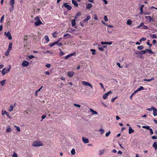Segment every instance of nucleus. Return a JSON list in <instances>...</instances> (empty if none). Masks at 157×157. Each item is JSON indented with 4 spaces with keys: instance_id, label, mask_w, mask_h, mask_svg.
<instances>
[{
    "instance_id": "obj_37",
    "label": "nucleus",
    "mask_w": 157,
    "mask_h": 157,
    "mask_svg": "<svg viewBox=\"0 0 157 157\" xmlns=\"http://www.w3.org/2000/svg\"><path fill=\"white\" fill-rule=\"evenodd\" d=\"M132 21L130 20H128L127 21V24L129 25H130L132 24Z\"/></svg>"
},
{
    "instance_id": "obj_20",
    "label": "nucleus",
    "mask_w": 157,
    "mask_h": 157,
    "mask_svg": "<svg viewBox=\"0 0 157 157\" xmlns=\"http://www.w3.org/2000/svg\"><path fill=\"white\" fill-rule=\"evenodd\" d=\"M72 2L75 6H78V3L76 1L74 0H72Z\"/></svg>"
},
{
    "instance_id": "obj_25",
    "label": "nucleus",
    "mask_w": 157,
    "mask_h": 157,
    "mask_svg": "<svg viewBox=\"0 0 157 157\" xmlns=\"http://www.w3.org/2000/svg\"><path fill=\"white\" fill-rule=\"evenodd\" d=\"M144 6V5H141V7L140 8V14H142L143 13V8Z\"/></svg>"
},
{
    "instance_id": "obj_40",
    "label": "nucleus",
    "mask_w": 157,
    "mask_h": 157,
    "mask_svg": "<svg viewBox=\"0 0 157 157\" xmlns=\"http://www.w3.org/2000/svg\"><path fill=\"white\" fill-rule=\"evenodd\" d=\"M44 38L45 39V40H46L47 42H48L49 41V39L48 37V36H45Z\"/></svg>"
},
{
    "instance_id": "obj_24",
    "label": "nucleus",
    "mask_w": 157,
    "mask_h": 157,
    "mask_svg": "<svg viewBox=\"0 0 157 157\" xmlns=\"http://www.w3.org/2000/svg\"><path fill=\"white\" fill-rule=\"evenodd\" d=\"M90 111L93 114H98V113L97 111L91 109H90Z\"/></svg>"
},
{
    "instance_id": "obj_43",
    "label": "nucleus",
    "mask_w": 157,
    "mask_h": 157,
    "mask_svg": "<svg viewBox=\"0 0 157 157\" xmlns=\"http://www.w3.org/2000/svg\"><path fill=\"white\" fill-rule=\"evenodd\" d=\"M146 38L144 37H142V38L140 40V42H141L142 41H145L146 40Z\"/></svg>"
},
{
    "instance_id": "obj_49",
    "label": "nucleus",
    "mask_w": 157,
    "mask_h": 157,
    "mask_svg": "<svg viewBox=\"0 0 157 157\" xmlns=\"http://www.w3.org/2000/svg\"><path fill=\"white\" fill-rule=\"evenodd\" d=\"M108 42H103L102 41L101 42V44L102 45L104 44H107Z\"/></svg>"
},
{
    "instance_id": "obj_23",
    "label": "nucleus",
    "mask_w": 157,
    "mask_h": 157,
    "mask_svg": "<svg viewBox=\"0 0 157 157\" xmlns=\"http://www.w3.org/2000/svg\"><path fill=\"white\" fill-rule=\"evenodd\" d=\"M150 36L153 39L157 38V36L155 34H151L150 35Z\"/></svg>"
},
{
    "instance_id": "obj_52",
    "label": "nucleus",
    "mask_w": 157,
    "mask_h": 157,
    "mask_svg": "<svg viewBox=\"0 0 157 157\" xmlns=\"http://www.w3.org/2000/svg\"><path fill=\"white\" fill-rule=\"evenodd\" d=\"M104 19L105 21H108V19L107 18V17L106 16H104Z\"/></svg>"
},
{
    "instance_id": "obj_21",
    "label": "nucleus",
    "mask_w": 157,
    "mask_h": 157,
    "mask_svg": "<svg viewBox=\"0 0 157 157\" xmlns=\"http://www.w3.org/2000/svg\"><path fill=\"white\" fill-rule=\"evenodd\" d=\"M10 6L12 7H13L14 4L15 3L14 0H10Z\"/></svg>"
},
{
    "instance_id": "obj_14",
    "label": "nucleus",
    "mask_w": 157,
    "mask_h": 157,
    "mask_svg": "<svg viewBox=\"0 0 157 157\" xmlns=\"http://www.w3.org/2000/svg\"><path fill=\"white\" fill-rule=\"evenodd\" d=\"M59 40H58L54 42H53V43H52L51 44H49V46L51 47H52V46H53L55 45H56V44H58L59 43Z\"/></svg>"
},
{
    "instance_id": "obj_6",
    "label": "nucleus",
    "mask_w": 157,
    "mask_h": 157,
    "mask_svg": "<svg viewBox=\"0 0 157 157\" xmlns=\"http://www.w3.org/2000/svg\"><path fill=\"white\" fill-rule=\"evenodd\" d=\"M63 6L67 8L69 10H70L72 8V7L68 5L67 3H64Z\"/></svg>"
},
{
    "instance_id": "obj_15",
    "label": "nucleus",
    "mask_w": 157,
    "mask_h": 157,
    "mask_svg": "<svg viewBox=\"0 0 157 157\" xmlns=\"http://www.w3.org/2000/svg\"><path fill=\"white\" fill-rule=\"evenodd\" d=\"M145 17L146 20H148L149 22H151L152 20L151 17L150 16H146Z\"/></svg>"
},
{
    "instance_id": "obj_50",
    "label": "nucleus",
    "mask_w": 157,
    "mask_h": 157,
    "mask_svg": "<svg viewBox=\"0 0 157 157\" xmlns=\"http://www.w3.org/2000/svg\"><path fill=\"white\" fill-rule=\"evenodd\" d=\"M10 52V51H8V50H7V51L5 53V55L6 56H8L9 54V52Z\"/></svg>"
},
{
    "instance_id": "obj_55",
    "label": "nucleus",
    "mask_w": 157,
    "mask_h": 157,
    "mask_svg": "<svg viewBox=\"0 0 157 157\" xmlns=\"http://www.w3.org/2000/svg\"><path fill=\"white\" fill-rule=\"evenodd\" d=\"M147 44L148 45H149V47H151L152 44H150L149 42V40H148V41L147 42Z\"/></svg>"
},
{
    "instance_id": "obj_7",
    "label": "nucleus",
    "mask_w": 157,
    "mask_h": 157,
    "mask_svg": "<svg viewBox=\"0 0 157 157\" xmlns=\"http://www.w3.org/2000/svg\"><path fill=\"white\" fill-rule=\"evenodd\" d=\"M2 114L3 116L5 114H6L9 118H11L10 116L9 115V113L6 111H4V110H2Z\"/></svg>"
},
{
    "instance_id": "obj_54",
    "label": "nucleus",
    "mask_w": 157,
    "mask_h": 157,
    "mask_svg": "<svg viewBox=\"0 0 157 157\" xmlns=\"http://www.w3.org/2000/svg\"><path fill=\"white\" fill-rule=\"evenodd\" d=\"M4 15H3L1 17V20H0V22L1 23H2V21L4 19Z\"/></svg>"
},
{
    "instance_id": "obj_18",
    "label": "nucleus",
    "mask_w": 157,
    "mask_h": 157,
    "mask_svg": "<svg viewBox=\"0 0 157 157\" xmlns=\"http://www.w3.org/2000/svg\"><path fill=\"white\" fill-rule=\"evenodd\" d=\"M153 147L155 148V150H156L157 149V142H154L153 144Z\"/></svg>"
},
{
    "instance_id": "obj_1",
    "label": "nucleus",
    "mask_w": 157,
    "mask_h": 157,
    "mask_svg": "<svg viewBox=\"0 0 157 157\" xmlns=\"http://www.w3.org/2000/svg\"><path fill=\"white\" fill-rule=\"evenodd\" d=\"M43 143L40 141H34L33 143L32 146L35 147H37L43 146Z\"/></svg>"
},
{
    "instance_id": "obj_27",
    "label": "nucleus",
    "mask_w": 157,
    "mask_h": 157,
    "mask_svg": "<svg viewBox=\"0 0 157 157\" xmlns=\"http://www.w3.org/2000/svg\"><path fill=\"white\" fill-rule=\"evenodd\" d=\"M6 68H4L2 69V73L3 75H4L6 74Z\"/></svg>"
},
{
    "instance_id": "obj_29",
    "label": "nucleus",
    "mask_w": 157,
    "mask_h": 157,
    "mask_svg": "<svg viewBox=\"0 0 157 157\" xmlns=\"http://www.w3.org/2000/svg\"><path fill=\"white\" fill-rule=\"evenodd\" d=\"M71 153L72 155H74L75 154V149L74 148H73L71 150Z\"/></svg>"
},
{
    "instance_id": "obj_60",
    "label": "nucleus",
    "mask_w": 157,
    "mask_h": 157,
    "mask_svg": "<svg viewBox=\"0 0 157 157\" xmlns=\"http://www.w3.org/2000/svg\"><path fill=\"white\" fill-rule=\"evenodd\" d=\"M10 68L11 67H10L8 69H7L6 70V72L7 73H8V72H9V71H10Z\"/></svg>"
},
{
    "instance_id": "obj_19",
    "label": "nucleus",
    "mask_w": 157,
    "mask_h": 157,
    "mask_svg": "<svg viewBox=\"0 0 157 157\" xmlns=\"http://www.w3.org/2000/svg\"><path fill=\"white\" fill-rule=\"evenodd\" d=\"M74 74V72L71 71V72H69L68 73L67 75L68 76H69V77H72L73 75Z\"/></svg>"
},
{
    "instance_id": "obj_30",
    "label": "nucleus",
    "mask_w": 157,
    "mask_h": 157,
    "mask_svg": "<svg viewBox=\"0 0 157 157\" xmlns=\"http://www.w3.org/2000/svg\"><path fill=\"white\" fill-rule=\"evenodd\" d=\"M81 15V13L80 12H78L76 14V15L75 16V19H77V17L78 16H80Z\"/></svg>"
},
{
    "instance_id": "obj_46",
    "label": "nucleus",
    "mask_w": 157,
    "mask_h": 157,
    "mask_svg": "<svg viewBox=\"0 0 157 157\" xmlns=\"http://www.w3.org/2000/svg\"><path fill=\"white\" fill-rule=\"evenodd\" d=\"M12 156L13 157H17V154L16 153L14 152L12 155Z\"/></svg>"
},
{
    "instance_id": "obj_10",
    "label": "nucleus",
    "mask_w": 157,
    "mask_h": 157,
    "mask_svg": "<svg viewBox=\"0 0 157 157\" xmlns=\"http://www.w3.org/2000/svg\"><path fill=\"white\" fill-rule=\"evenodd\" d=\"M82 140L83 143L85 144H86L89 143V140L88 139L86 138L82 137Z\"/></svg>"
},
{
    "instance_id": "obj_62",
    "label": "nucleus",
    "mask_w": 157,
    "mask_h": 157,
    "mask_svg": "<svg viewBox=\"0 0 157 157\" xmlns=\"http://www.w3.org/2000/svg\"><path fill=\"white\" fill-rule=\"evenodd\" d=\"M59 50L61 51V53L60 54V55L61 56H63V55H64V53L63 52H62L61 50L60 49H59Z\"/></svg>"
},
{
    "instance_id": "obj_34",
    "label": "nucleus",
    "mask_w": 157,
    "mask_h": 157,
    "mask_svg": "<svg viewBox=\"0 0 157 157\" xmlns=\"http://www.w3.org/2000/svg\"><path fill=\"white\" fill-rule=\"evenodd\" d=\"M71 24L72 26H74L75 25V20H71Z\"/></svg>"
},
{
    "instance_id": "obj_33",
    "label": "nucleus",
    "mask_w": 157,
    "mask_h": 157,
    "mask_svg": "<svg viewBox=\"0 0 157 157\" xmlns=\"http://www.w3.org/2000/svg\"><path fill=\"white\" fill-rule=\"evenodd\" d=\"M99 155H101L104 153V152H105V150H104V149L102 150L99 151Z\"/></svg>"
},
{
    "instance_id": "obj_57",
    "label": "nucleus",
    "mask_w": 157,
    "mask_h": 157,
    "mask_svg": "<svg viewBox=\"0 0 157 157\" xmlns=\"http://www.w3.org/2000/svg\"><path fill=\"white\" fill-rule=\"evenodd\" d=\"M28 39V37L27 36H25L24 38V40H26Z\"/></svg>"
},
{
    "instance_id": "obj_59",
    "label": "nucleus",
    "mask_w": 157,
    "mask_h": 157,
    "mask_svg": "<svg viewBox=\"0 0 157 157\" xmlns=\"http://www.w3.org/2000/svg\"><path fill=\"white\" fill-rule=\"evenodd\" d=\"M151 134H153V130L151 128H150L149 130Z\"/></svg>"
},
{
    "instance_id": "obj_61",
    "label": "nucleus",
    "mask_w": 157,
    "mask_h": 157,
    "mask_svg": "<svg viewBox=\"0 0 157 157\" xmlns=\"http://www.w3.org/2000/svg\"><path fill=\"white\" fill-rule=\"evenodd\" d=\"M152 139H157V136H153L152 137Z\"/></svg>"
},
{
    "instance_id": "obj_44",
    "label": "nucleus",
    "mask_w": 157,
    "mask_h": 157,
    "mask_svg": "<svg viewBox=\"0 0 157 157\" xmlns=\"http://www.w3.org/2000/svg\"><path fill=\"white\" fill-rule=\"evenodd\" d=\"M14 127L16 128L18 132H20V127L18 126H17L16 125H14Z\"/></svg>"
},
{
    "instance_id": "obj_4",
    "label": "nucleus",
    "mask_w": 157,
    "mask_h": 157,
    "mask_svg": "<svg viewBox=\"0 0 157 157\" xmlns=\"http://www.w3.org/2000/svg\"><path fill=\"white\" fill-rule=\"evenodd\" d=\"M82 83L83 85L84 86H89L91 88H93V86L89 82L83 81H82Z\"/></svg>"
},
{
    "instance_id": "obj_45",
    "label": "nucleus",
    "mask_w": 157,
    "mask_h": 157,
    "mask_svg": "<svg viewBox=\"0 0 157 157\" xmlns=\"http://www.w3.org/2000/svg\"><path fill=\"white\" fill-rule=\"evenodd\" d=\"M70 36V35L69 34H68V33L65 34L64 35V37H68V38H69Z\"/></svg>"
},
{
    "instance_id": "obj_39",
    "label": "nucleus",
    "mask_w": 157,
    "mask_h": 157,
    "mask_svg": "<svg viewBox=\"0 0 157 157\" xmlns=\"http://www.w3.org/2000/svg\"><path fill=\"white\" fill-rule=\"evenodd\" d=\"M98 131L100 132L101 134H102L104 132V130L103 129L101 128Z\"/></svg>"
},
{
    "instance_id": "obj_22",
    "label": "nucleus",
    "mask_w": 157,
    "mask_h": 157,
    "mask_svg": "<svg viewBox=\"0 0 157 157\" xmlns=\"http://www.w3.org/2000/svg\"><path fill=\"white\" fill-rule=\"evenodd\" d=\"M12 44L11 43H9V47L8 49V51H10L12 49Z\"/></svg>"
},
{
    "instance_id": "obj_51",
    "label": "nucleus",
    "mask_w": 157,
    "mask_h": 157,
    "mask_svg": "<svg viewBox=\"0 0 157 157\" xmlns=\"http://www.w3.org/2000/svg\"><path fill=\"white\" fill-rule=\"evenodd\" d=\"M117 97H114V98H112L111 99V101L112 102H113L115 100V99H117Z\"/></svg>"
},
{
    "instance_id": "obj_12",
    "label": "nucleus",
    "mask_w": 157,
    "mask_h": 157,
    "mask_svg": "<svg viewBox=\"0 0 157 157\" xmlns=\"http://www.w3.org/2000/svg\"><path fill=\"white\" fill-rule=\"evenodd\" d=\"M112 93V92L111 91H109V92H108L105 94H104L103 96V99H105L107 98V97L109 95V94H110V93Z\"/></svg>"
},
{
    "instance_id": "obj_16",
    "label": "nucleus",
    "mask_w": 157,
    "mask_h": 157,
    "mask_svg": "<svg viewBox=\"0 0 157 157\" xmlns=\"http://www.w3.org/2000/svg\"><path fill=\"white\" fill-rule=\"evenodd\" d=\"M134 132V130L131 128V127H129L128 133L129 134L133 133Z\"/></svg>"
},
{
    "instance_id": "obj_53",
    "label": "nucleus",
    "mask_w": 157,
    "mask_h": 157,
    "mask_svg": "<svg viewBox=\"0 0 157 157\" xmlns=\"http://www.w3.org/2000/svg\"><path fill=\"white\" fill-rule=\"evenodd\" d=\"M46 66L47 68H49L51 67V64H47L46 65Z\"/></svg>"
},
{
    "instance_id": "obj_26",
    "label": "nucleus",
    "mask_w": 157,
    "mask_h": 157,
    "mask_svg": "<svg viewBox=\"0 0 157 157\" xmlns=\"http://www.w3.org/2000/svg\"><path fill=\"white\" fill-rule=\"evenodd\" d=\"M6 81V79L3 80L2 81H1L0 84H1V85L2 86H4L5 85Z\"/></svg>"
},
{
    "instance_id": "obj_9",
    "label": "nucleus",
    "mask_w": 157,
    "mask_h": 157,
    "mask_svg": "<svg viewBox=\"0 0 157 157\" xmlns=\"http://www.w3.org/2000/svg\"><path fill=\"white\" fill-rule=\"evenodd\" d=\"M29 65V62L26 60H24L22 63V65L24 67H27Z\"/></svg>"
},
{
    "instance_id": "obj_31",
    "label": "nucleus",
    "mask_w": 157,
    "mask_h": 157,
    "mask_svg": "<svg viewBox=\"0 0 157 157\" xmlns=\"http://www.w3.org/2000/svg\"><path fill=\"white\" fill-rule=\"evenodd\" d=\"M146 52V50H142V51H140L139 52V54H140V55H142L143 54H144Z\"/></svg>"
},
{
    "instance_id": "obj_58",
    "label": "nucleus",
    "mask_w": 157,
    "mask_h": 157,
    "mask_svg": "<svg viewBox=\"0 0 157 157\" xmlns=\"http://www.w3.org/2000/svg\"><path fill=\"white\" fill-rule=\"evenodd\" d=\"M34 57V56L33 55L29 56V58L30 59H32Z\"/></svg>"
},
{
    "instance_id": "obj_5",
    "label": "nucleus",
    "mask_w": 157,
    "mask_h": 157,
    "mask_svg": "<svg viewBox=\"0 0 157 157\" xmlns=\"http://www.w3.org/2000/svg\"><path fill=\"white\" fill-rule=\"evenodd\" d=\"M4 35L8 37L9 40H10L12 39V36L10 32H8L7 33L5 32L4 33Z\"/></svg>"
},
{
    "instance_id": "obj_8",
    "label": "nucleus",
    "mask_w": 157,
    "mask_h": 157,
    "mask_svg": "<svg viewBox=\"0 0 157 157\" xmlns=\"http://www.w3.org/2000/svg\"><path fill=\"white\" fill-rule=\"evenodd\" d=\"M151 108H152V110L153 111V115L154 116H157V109L155 107L151 106Z\"/></svg>"
},
{
    "instance_id": "obj_3",
    "label": "nucleus",
    "mask_w": 157,
    "mask_h": 157,
    "mask_svg": "<svg viewBox=\"0 0 157 157\" xmlns=\"http://www.w3.org/2000/svg\"><path fill=\"white\" fill-rule=\"evenodd\" d=\"M137 28H140L142 29H148V27L147 26H145L144 25V23H142L140 25L137 27Z\"/></svg>"
},
{
    "instance_id": "obj_64",
    "label": "nucleus",
    "mask_w": 157,
    "mask_h": 157,
    "mask_svg": "<svg viewBox=\"0 0 157 157\" xmlns=\"http://www.w3.org/2000/svg\"><path fill=\"white\" fill-rule=\"evenodd\" d=\"M98 49L101 51H103L104 49L103 48H99Z\"/></svg>"
},
{
    "instance_id": "obj_47",
    "label": "nucleus",
    "mask_w": 157,
    "mask_h": 157,
    "mask_svg": "<svg viewBox=\"0 0 157 157\" xmlns=\"http://www.w3.org/2000/svg\"><path fill=\"white\" fill-rule=\"evenodd\" d=\"M110 131H109L108 132L106 133L105 134V136L106 137L108 136L110 134Z\"/></svg>"
},
{
    "instance_id": "obj_2",
    "label": "nucleus",
    "mask_w": 157,
    "mask_h": 157,
    "mask_svg": "<svg viewBox=\"0 0 157 157\" xmlns=\"http://www.w3.org/2000/svg\"><path fill=\"white\" fill-rule=\"evenodd\" d=\"M35 20L37 21L34 23L35 25L36 26H39L42 23L41 21L40 20L39 18L38 17H36L35 18Z\"/></svg>"
},
{
    "instance_id": "obj_38",
    "label": "nucleus",
    "mask_w": 157,
    "mask_h": 157,
    "mask_svg": "<svg viewBox=\"0 0 157 157\" xmlns=\"http://www.w3.org/2000/svg\"><path fill=\"white\" fill-rule=\"evenodd\" d=\"M13 105H10V108L9 109V111L10 112L12 111L13 110Z\"/></svg>"
},
{
    "instance_id": "obj_17",
    "label": "nucleus",
    "mask_w": 157,
    "mask_h": 157,
    "mask_svg": "<svg viewBox=\"0 0 157 157\" xmlns=\"http://www.w3.org/2000/svg\"><path fill=\"white\" fill-rule=\"evenodd\" d=\"M91 18L90 16H88L86 18V19H84L83 20V22H86L90 20Z\"/></svg>"
},
{
    "instance_id": "obj_32",
    "label": "nucleus",
    "mask_w": 157,
    "mask_h": 157,
    "mask_svg": "<svg viewBox=\"0 0 157 157\" xmlns=\"http://www.w3.org/2000/svg\"><path fill=\"white\" fill-rule=\"evenodd\" d=\"M144 48V47L142 45L138 46L137 47V49L139 50H141L143 49Z\"/></svg>"
},
{
    "instance_id": "obj_63",
    "label": "nucleus",
    "mask_w": 157,
    "mask_h": 157,
    "mask_svg": "<svg viewBox=\"0 0 157 157\" xmlns=\"http://www.w3.org/2000/svg\"><path fill=\"white\" fill-rule=\"evenodd\" d=\"M46 117V116L45 115H43L41 117V118L42 119V120H41V121H42V120L44 118H45Z\"/></svg>"
},
{
    "instance_id": "obj_28",
    "label": "nucleus",
    "mask_w": 157,
    "mask_h": 157,
    "mask_svg": "<svg viewBox=\"0 0 157 157\" xmlns=\"http://www.w3.org/2000/svg\"><path fill=\"white\" fill-rule=\"evenodd\" d=\"M6 132H11L12 131L11 128H10V127H7V129L6 130Z\"/></svg>"
},
{
    "instance_id": "obj_48",
    "label": "nucleus",
    "mask_w": 157,
    "mask_h": 157,
    "mask_svg": "<svg viewBox=\"0 0 157 157\" xmlns=\"http://www.w3.org/2000/svg\"><path fill=\"white\" fill-rule=\"evenodd\" d=\"M74 105L75 106L77 107H78V108H80L81 107V105H79V104H75V103L74 104Z\"/></svg>"
},
{
    "instance_id": "obj_35",
    "label": "nucleus",
    "mask_w": 157,
    "mask_h": 157,
    "mask_svg": "<svg viewBox=\"0 0 157 157\" xmlns=\"http://www.w3.org/2000/svg\"><path fill=\"white\" fill-rule=\"evenodd\" d=\"M146 52H147L150 54H153L154 53L153 52H152L151 50L150 49H146Z\"/></svg>"
},
{
    "instance_id": "obj_42",
    "label": "nucleus",
    "mask_w": 157,
    "mask_h": 157,
    "mask_svg": "<svg viewBox=\"0 0 157 157\" xmlns=\"http://www.w3.org/2000/svg\"><path fill=\"white\" fill-rule=\"evenodd\" d=\"M144 88L142 86H140L139 88L138 89V90L139 91H140L142 90H144Z\"/></svg>"
},
{
    "instance_id": "obj_36",
    "label": "nucleus",
    "mask_w": 157,
    "mask_h": 157,
    "mask_svg": "<svg viewBox=\"0 0 157 157\" xmlns=\"http://www.w3.org/2000/svg\"><path fill=\"white\" fill-rule=\"evenodd\" d=\"M90 51L92 52V54L93 55H94L96 54V51L94 49H91Z\"/></svg>"
},
{
    "instance_id": "obj_13",
    "label": "nucleus",
    "mask_w": 157,
    "mask_h": 157,
    "mask_svg": "<svg viewBox=\"0 0 157 157\" xmlns=\"http://www.w3.org/2000/svg\"><path fill=\"white\" fill-rule=\"evenodd\" d=\"M92 6L93 5L91 3H88L87 4H86V8L87 9H90L92 7Z\"/></svg>"
},
{
    "instance_id": "obj_11",
    "label": "nucleus",
    "mask_w": 157,
    "mask_h": 157,
    "mask_svg": "<svg viewBox=\"0 0 157 157\" xmlns=\"http://www.w3.org/2000/svg\"><path fill=\"white\" fill-rule=\"evenodd\" d=\"M75 53H73L70 54L69 55H67V56H66L64 57V59H68V58L71 57V56L75 55Z\"/></svg>"
},
{
    "instance_id": "obj_41",
    "label": "nucleus",
    "mask_w": 157,
    "mask_h": 157,
    "mask_svg": "<svg viewBox=\"0 0 157 157\" xmlns=\"http://www.w3.org/2000/svg\"><path fill=\"white\" fill-rule=\"evenodd\" d=\"M58 33L56 32H55L52 34V36L55 38L57 36L56 35Z\"/></svg>"
},
{
    "instance_id": "obj_56",
    "label": "nucleus",
    "mask_w": 157,
    "mask_h": 157,
    "mask_svg": "<svg viewBox=\"0 0 157 157\" xmlns=\"http://www.w3.org/2000/svg\"><path fill=\"white\" fill-rule=\"evenodd\" d=\"M44 73L46 75H50V72L48 71H46Z\"/></svg>"
}]
</instances>
